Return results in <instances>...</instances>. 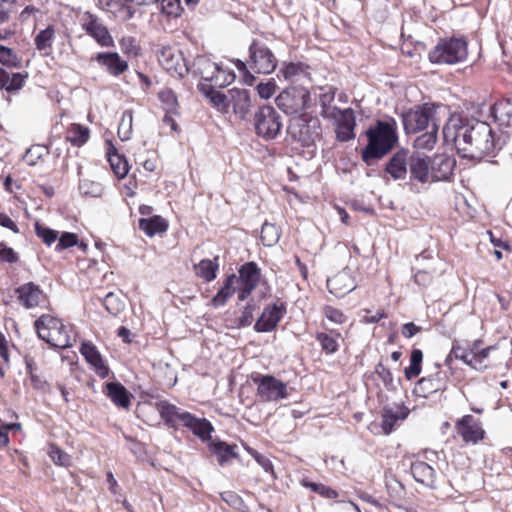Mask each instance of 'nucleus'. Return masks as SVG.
Here are the masks:
<instances>
[{
    "instance_id": "1",
    "label": "nucleus",
    "mask_w": 512,
    "mask_h": 512,
    "mask_svg": "<svg viewBox=\"0 0 512 512\" xmlns=\"http://www.w3.org/2000/svg\"><path fill=\"white\" fill-rule=\"evenodd\" d=\"M445 143L454 144L457 152L464 158L481 159L491 154L500 146V139H495L490 125L479 120L464 121L453 115L443 127Z\"/></svg>"
},
{
    "instance_id": "45",
    "label": "nucleus",
    "mask_w": 512,
    "mask_h": 512,
    "mask_svg": "<svg viewBox=\"0 0 512 512\" xmlns=\"http://www.w3.org/2000/svg\"><path fill=\"white\" fill-rule=\"evenodd\" d=\"M132 121L133 116L131 111H124L122 113L121 121L118 127V136L122 141H127L132 135Z\"/></svg>"
},
{
    "instance_id": "33",
    "label": "nucleus",
    "mask_w": 512,
    "mask_h": 512,
    "mask_svg": "<svg viewBox=\"0 0 512 512\" xmlns=\"http://www.w3.org/2000/svg\"><path fill=\"white\" fill-rule=\"evenodd\" d=\"M409 411L404 408H398L396 410L393 409H384L382 413V430L383 433L388 435L390 434L396 422L398 420H404L408 416Z\"/></svg>"
},
{
    "instance_id": "21",
    "label": "nucleus",
    "mask_w": 512,
    "mask_h": 512,
    "mask_svg": "<svg viewBox=\"0 0 512 512\" xmlns=\"http://www.w3.org/2000/svg\"><path fill=\"white\" fill-rule=\"evenodd\" d=\"M339 118L336 123V136L339 141L345 142L355 137L354 128L356 125L355 116L352 109H337Z\"/></svg>"
},
{
    "instance_id": "7",
    "label": "nucleus",
    "mask_w": 512,
    "mask_h": 512,
    "mask_svg": "<svg viewBox=\"0 0 512 512\" xmlns=\"http://www.w3.org/2000/svg\"><path fill=\"white\" fill-rule=\"evenodd\" d=\"M282 126V117L272 106L263 105L254 114L255 131L265 140L275 139Z\"/></svg>"
},
{
    "instance_id": "31",
    "label": "nucleus",
    "mask_w": 512,
    "mask_h": 512,
    "mask_svg": "<svg viewBox=\"0 0 512 512\" xmlns=\"http://www.w3.org/2000/svg\"><path fill=\"white\" fill-rule=\"evenodd\" d=\"M218 269V257H215L213 260L203 259L193 267L195 275L205 282L213 281L217 276Z\"/></svg>"
},
{
    "instance_id": "47",
    "label": "nucleus",
    "mask_w": 512,
    "mask_h": 512,
    "mask_svg": "<svg viewBox=\"0 0 512 512\" xmlns=\"http://www.w3.org/2000/svg\"><path fill=\"white\" fill-rule=\"evenodd\" d=\"M108 160L117 177L123 178L127 175L129 170L128 163L122 156H120L118 153L109 152Z\"/></svg>"
},
{
    "instance_id": "11",
    "label": "nucleus",
    "mask_w": 512,
    "mask_h": 512,
    "mask_svg": "<svg viewBox=\"0 0 512 512\" xmlns=\"http://www.w3.org/2000/svg\"><path fill=\"white\" fill-rule=\"evenodd\" d=\"M158 61L162 67L174 76L184 77L189 68L182 53L170 46H161L157 50Z\"/></svg>"
},
{
    "instance_id": "28",
    "label": "nucleus",
    "mask_w": 512,
    "mask_h": 512,
    "mask_svg": "<svg viewBox=\"0 0 512 512\" xmlns=\"http://www.w3.org/2000/svg\"><path fill=\"white\" fill-rule=\"evenodd\" d=\"M411 473L417 482L429 488L435 487L436 473L427 463L422 461L412 463Z\"/></svg>"
},
{
    "instance_id": "24",
    "label": "nucleus",
    "mask_w": 512,
    "mask_h": 512,
    "mask_svg": "<svg viewBox=\"0 0 512 512\" xmlns=\"http://www.w3.org/2000/svg\"><path fill=\"white\" fill-rule=\"evenodd\" d=\"M446 389V375L442 372H437L434 375L421 378L416 386V390L423 396L435 393L437 391Z\"/></svg>"
},
{
    "instance_id": "29",
    "label": "nucleus",
    "mask_w": 512,
    "mask_h": 512,
    "mask_svg": "<svg viewBox=\"0 0 512 512\" xmlns=\"http://www.w3.org/2000/svg\"><path fill=\"white\" fill-rule=\"evenodd\" d=\"M491 114L500 127H512V98L495 103Z\"/></svg>"
},
{
    "instance_id": "18",
    "label": "nucleus",
    "mask_w": 512,
    "mask_h": 512,
    "mask_svg": "<svg viewBox=\"0 0 512 512\" xmlns=\"http://www.w3.org/2000/svg\"><path fill=\"white\" fill-rule=\"evenodd\" d=\"M84 30L92 36L101 46L113 45V39L107 28L91 13H85L82 24Z\"/></svg>"
},
{
    "instance_id": "53",
    "label": "nucleus",
    "mask_w": 512,
    "mask_h": 512,
    "mask_svg": "<svg viewBox=\"0 0 512 512\" xmlns=\"http://www.w3.org/2000/svg\"><path fill=\"white\" fill-rule=\"evenodd\" d=\"M119 46L126 55L137 56L139 54V45L132 36L122 37L119 41Z\"/></svg>"
},
{
    "instance_id": "51",
    "label": "nucleus",
    "mask_w": 512,
    "mask_h": 512,
    "mask_svg": "<svg viewBox=\"0 0 512 512\" xmlns=\"http://www.w3.org/2000/svg\"><path fill=\"white\" fill-rule=\"evenodd\" d=\"M316 339L319 341L322 350L327 354H333L338 350V342L335 337L326 333H318Z\"/></svg>"
},
{
    "instance_id": "61",
    "label": "nucleus",
    "mask_w": 512,
    "mask_h": 512,
    "mask_svg": "<svg viewBox=\"0 0 512 512\" xmlns=\"http://www.w3.org/2000/svg\"><path fill=\"white\" fill-rule=\"evenodd\" d=\"M253 310L254 308L251 305L248 304L247 306H245L241 316L239 317L240 327H246L251 324L253 319Z\"/></svg>"
},
{
    "instance_id": "12",
    "label": "nucleus",
    "mask_w": 512,
    "mask_h": 512,
    "mask_svg": "<svg viewBox=\"0 0 512 512\" xmlns=\"http://www.w3.org/2000/svg\"><path fill=\"white\" fill-rule=\"evenodd\" d=\"M260 269L254 262H248L241 266L237 277L238 299L244 301L257 287L260 281Z\"/></svg>"
},
{
    "instance_id": "39",
    "label": "nucleus",
    "mask_w": 512,
    "mask_h": 512,
    "mask_svg": "<svg viewBox=\"0 0 512 512\" xmlns=\"http://www.w3.org/2000/svg\"><path fill=\"white\" fill-rule=\"evenodd\" d=\"M158 98L161 102L162 108L166 113H178V99L175 92L171 88H163L158 93Z\"/></svg>"
},
{
    "instance_id": "15",
    "label": "nucleus",
    "mask_w": 512,
    "mask_h": 512,
    "mask_svg": "<svg viewBox=\"0 0 512 512\" xmlns=\"http://www.w3.org/2000/svg\"><path fill=\"white\" fill-rule=\"evenodd\" d=\"M410 178L421 183L431 181V159L416 151L408 159Z\"/></svg>"
},
{
    "instance_id": "8",
    "label": "nucleus",
    "mask_w": 512,
    "mask_h": 512,
    "mask_svg": "<svg viewBox=\"0 0 512 512\" xmlns=\"http://www.w3.org/2000/svg\"><path fill=\"white\" fill-rule=\"evenodd\" d=\"M310 102V92L302 86H293L283 90L276 98L279 109L289 115L304 112Z\"/></svg>"
},
{
    "instance_id": "62",
    "label": "nucleus",
    "mask_w": 512,
    "mask_h": 512,
    "mask_svg": "<svg viewBox=\"0 0 512 512\" xmlns=\"http://www.w3.org/2000/svg\"><path fill=\"white\" fill-rule=\"evenodd\" d=\"M465 364L478 371H483L487 368V365L477 355H470Z\"/></svg>"
},
{
    "instance_id": "40",
    "label": "nucleus",
    "mask_w": 512,
    "mask_h": 512,
    "mask_svg": "<svg viewBox=\"0 0 512 512\" xmlns=\"http://www.w3.org/2000/svg\"><path fill=\"white\" fill-rule=\"evenodd\" d=\"M235 448V446L228 445L225 442H217L213 444L212 450L217 455L219 464L224 465L230 459L238 457Z\"/></svg>"
},
{
    "instance_id": "56",
    "label": "nucleus",
    "mask_w": 512,
    "mask_h": 512,
    "mask_svg": "<svg viewBox=\"0 0 512 512\" xmlns=\"http://www.w3.org/2000/svg\"><path fill=\"white\" fill-rule=\"evenodd\" d=\"M256 89L262 99H269L276 91V84L274 81L261 82L257 85Z\"/></svg>"
},
{
    "instance_id": "36",
    "label": "nucleus",
    "mask_w": 512,
    "mask_h": 512,
    "mask_svg": "<svg viewBox=\"0 0 512 512\" xmlns=\"http://www.w3.org/2000/svg\"><path fill=\"white\" fill-rule=\"evenodd\" d=\"M27 74L13 73L10 75L4 69L0 68V87L8 92L19 90L23 84Z\"/></svg>"
},
{
    "instance_id": "63",
    "label": "nucleus",
    "mask_w": 512,
    "mask_h": 512,
    "mask_svg": "<svg viewBox=\"0 0 512 512\" xmlns=\"http://www.w3.org/2000/svg\"><path fill=\"white\" fill-rule=\"evenodd\" d=\"M12 8V2L9 0H1L0 1V23L5 22Z\"/></svg>"
},
{
    "instance_id": "35",
    "label": "nucleus",
    "mask_w": 512,
    "mask_h": 512,
    "mask_svg": "<svg viewBox=\"0 0 512 512\" xmlns=\"http://www.w3.org/2000/svg\"><path fill=\"white\" fill-rule=\"evenodd\" d=\"M139 228L149 237L156 234L164 233L167 228V222L160 216H153L151 218H142L139 220Z\"/></svg>"
},
{
    "instance_id": "58",
    "label": "nucleus",
    "mask_w": 512,
    "mask_h": 512,
    "mask_svg": "<svg viewBox=\"0 0 512 512\" xmlns=\"http://www.w3.org/2000/svg\"><path fill=\"white\" fill-rule=\"evenodd\" d=\"M325 316L331 321L336 324H342L346 320V316L343 314L342 311L339 309H336L332 306H327L324 309Z\"/></svg>"
},
{
    "instance_id": "37",
    "label": "nucleus",
    "mask_w": 512,
    "mask_h": 512,
    "mask_svg": "<svg viewBox=\"0 0 512 512\" xmlns=\"http://www.w3.org/2000/svg\"><path fill=\"white\" fill-rule=\"evenodd\" d=\"M439 129V124H433V128L429 129L427 132L419 135L414 140V148L416 150H431L435 146L437 142V133Z\"/></svg>"
},
{
    "instance_id": "41",
    "label": "nucleus",
    "mask_w": 512,
    "mask_h": 512,
    "mask_svg": "<svg viewBox=\"0 0 512 512\" xmlns=\"http://www.w3.org/2000/svg\"><path fill=\"white\" fill-rule=\"evenodd\" d=\"M260 239L267 247L275 245L280 239L278 228L274 224L265 222L262 225Z\"/></svg>"
},
{
    "instance_id": "14",
    "label": "nucleus",
    "mask_w": 512,
    "mask_h": 512,
    "mask_svg": "<svg viewBox=\"0 0 512 512\" xmlns=\"http://www.w3.org/2000/svg\"><path fill=\"white\" fill-rule=\"evenodd\" d=\"M457 433L466 443H477L484 438L485 431L480 422L471 415H464L455 425Z\"/></svg>"
},
{
    "instance_id": "46",
    "label": "nucleus",
    "mask_w": 512,
    "mask_h": 512,
    "mask_svg": "<svg viewBox=\"0 0 512 512\" xmlns=\"http://www.w3.org/2000/svg\"><path fill=\"white\" fill-rule=\"evenodd\" d=\"M48 149L42 145H33L27 149L23 156V160L29 165L34 166L40 159L48 155Z\"/></svg>"
},
{
    "instance_id": "5",
    "label": "nucleus",
    "mask_w": 512,
    "mask_h": 512,
    "mask_svg": "<svg viewBox=\"0 0 512 512\" xmlns=\"http://www.w3.org/2000/svg\"><path fill=\"white\" fill-rule=\"evenodd\" d=\"M402 122L406 133H417L424 129H432L433 124H439L437 108L434 104L426 103L416 106L402 114Z\"/></svg>"
},
{
    "instance_id": "3",
    "label": "nucleus",
    "mask_w": 512,
    "mask_h": 512,
    "mask_svg": "<svg viewBox=\"0 0 512 512\" xmlns=\"http://www.w3.org/2000/svg\"><path fill=\"white\" fill-rule=\"evenodd\" d=\"M34 327L38 336L52 347L65 349L75 342L72 327L50 314L40 316Z\"/></svg>"
},
{
    "instance_id": "55",
    "label": "nucleus",
    "mask_w": 512,
    "mask_h": 512,
    "mask_svg": "<svg viewBox=\"0 0 512 512\" xmlns=\"http://www.w3.org/2000/svg\"><path fill=\"white\" fill-rule=\"evenodd\" d=\"M77 242H78V237L76 234L70 233V232H64L59 237V241L57 243L56 250L60 251L63 249L70 248V247L76 245Z\"/></svg>"
},
{
    "instance_id": "22",
    "label": "nucleus",
    "mask_w": 512,
    "mask_h": 512,
    "mask_svg": "<svg viewBox=\"0 0 512 512\" xmlns=\"http://www.w3.org/2000/svg\"><path fill=\"white\" fill-rule=\"evenodd\" d=\"M454 158L445 154L435 155L431 159V181L447 180L455 167Z\"/></svg>"
},
{
    "instance_id": "34",
    "label": "nucleus",
    "mask_w": 512,
    "mask_h": 512,
    "mask_svg": "<svg viewBox=\"0 0 512 512\" xmlns=\"http://www.w3.org/2000/svg\"><path fill=\"white\" fill-rule=\"evenodd\" d=\"M236 282L237 276L235 274H231L226 278L222 288L212 299V303L215 307L223 306L227 300L235 293L236 289H238Z\"/></svg>"
},
{
    "instance_id": "52",
    "label": "nucleus",
    "mask_w": 512,
    "mask_h": 512,
    "mask_svg": "<svg viewBox=\"0 0 512 512\" xmlns=\"http://www.w3.org/2000/svg\"><path fill=\"white\" fill-rule=\"evenodd\" d=\"M210 101L217 108L218 111L222 113H227L229 110V102L227 100L226 95L219 91L211 90L207 93Z\"/></svg>"
},
{
    "instance_id": "59",
    "label": "nucleus",
    "mask_w": 512,
    "mask_h": 512,
    "mask_svg": "<svg viewBox=\"0 0 512 512\" xmlns=\"http://www.w3.org/2000/svg\"><path fill=\"white\" fill-rule=\"evenodd\" d=\"M0 260L15 263L18 261V255L12 248L7 247L4 243H0Z\"/></svg>"
},
{
    "instance_id": "27",
    "label": "nucleus",
    "mask_w": 512,
    "mask_h": 512,
    "mask_svg": "<svg viewBox=\"0 0 512 512\" xmlns=\"http://www.w3.org/2000/svg\"><path fill=\"white\" fill-rule=\"evenodd\" d=\"M158 413L165 423L172 428H175L178 422H182V415L186 414V411H182L180 408L169 403L168 401H158L155 404Z\"/></svg>"
},
{
    "instance_id": "23",
    "label": "nucleus",
    "mask_w": 512,
    "mask_h": 512,
    "mask_svg": "<svg viewBox=\"0 0 512 512\" xmlns=\"http://www.w3.org/2000/svg\"><path fill=\"white\" fill-rule=\"evenodd\" d=\"M181 423L203 441L209 439L213 431V427L208 420L197 418L189 412L182 415Z\"/></svg>"
},
{
    "instance_id": "64",
    "label": "nucleus",
    "mask_w": 512,
    "mask_h": 512,
    "mask_svg": "<svg viewBox=\"0 0 512 512\" xmlns=\"http://www.w3.org/2000/svg\"><path fill=\"white\" fill-rule=\"evenodd\" d=\"M421 328L416 326L414 323L409 322L403 325L402 335L406 338H411L418 332H420Z\"/></svg>"
},
{
    "instance_id": "38",
    "label": "nucleus",
    "mask_w": 512,
    "mask_h": 512,
    "mask_svg": "<svg viewBox=\"0 0 512 512\" xmlns=\"http://www.w3.org/2000/svg\"><path fill=\"white\" fill-rule=\"evenodd\" d=\"M90 131L87 127L82 126L80 124H72L67 132L66 139L73 146H82L89 139Z\"/></svg>"
},
{
    "instance_id": "25",
    "label": "nucleus",
    "mask_w": 512,
    "mask_h": 512,
    "mask_svg": "<svg viewBox=\"0 0 512 512\" xmlns=\"http://www.w3.org/2000/svg\"><path fill=\"white\" fill-rule=\"evenodd\" d=\"M80 352L101 378L108 376L109 368L105 365L100 353L95 346L84 342L81 345Z\"/></svg>"
},
{
    "instance_id": "42",
    "label": "nucleus",
    "mask_w": 512,
    "mask_h": 512,
    "mask_svg": "<svg viewBox=\"0 0 512 512\" xmlns=\"http://www.w3.org/2000/svg\"><path fill=\"white\" fill-rule=\"evenodd\" d=\"M55 30L53 26H48L41 30L35 37V46L39 51H45L51 48L54 39Z\"/></svg>"
},
{
    "instance_id": "10",
    "label": "nucleus",
    "mask_w": 512,
    "mask_h": 512,
    "mask_svg": "<svg viewBox=\"0 0 512 512\" xmlns=\"http://www.w3.org/2000/svg\"><path fill=\"white\" fill-rule=\"evenodd\" d=\"M250 67L257 73L269 74L277 66V60L272 51L257 41H253L249 47Z\"/></svg>"
},
{
    "instance_id": "9",
    "label": "nucleus",
    "mask_w": 512,
    "mask_h": 512,
    "mask_svg": "<svg viewBox=\"0 0 512 512\" xmlns=\"http://www.w3.org/2000/svg\"><path fill=\"white\" fill-rule=\"evenodd\" d=\"M193 66L195 74H198L204 81H208L216 87L227 86L234 79V75L222 70L218 64L212 62L206 56H198Z\"/></svg>"
},
{
    "instance_id": "43",
    "label": "nucleus",
    "mask_w": 512,
    "mask_h": 512,
    "mask_svg": "<svg viewBox=\"0 0 512 512\" xmlns=\"http://www.w3.org/2000/svg\"><path fill=\"white\" fill-rule=\"evenodd\" d=\"M423 353L420 349L411 352L410 365L405 368V376L408 380L417 377L421 373Z\"/></svg>"
},
{
    "instance_id": "2",
    "label": "nucleus",
    "mask_w": 512,
    "mask_h": 512,
    "mask_svg": "<svg viewBox=\"0 0 512 512\" xmlns=\"http://www.w3.org/2000/svg\"><path fill=\"white\" fill-rule=\"evenodd\" d=\"M368 145L362 151L364 161L379 159L386 155L397 142L395 121H377L373 128L367 130Z\"/></svg>"
},
{
    "instance_id": "32",
    "label": "nucleus",
    "mask_w": 512,
    "mask_h": 512,
    "mask_svg": "<svg viewBox=\"0 0 512 512\" xmlns=\"http://www.w3.org/2000/svg\"><path fill=\"white\" fill-rule=\"evenodd\" d=\"M233 111L239 118L244 119L251 107L250 95L246 90L231 91Z\"/></svg>"
},
{
    "instance_id": "13",
    "label": "nucleus",
    "mask_w": 512,
    "mask_h": 512,
    "mask_svg": "<svg viewBox=\"0 0 512 512\" xmlns=\"http://www.w3.org/2000/svg\"><path fill=\"white\" fill-rule=\"evenodd\" d=\"M257 393L264 401H278L288 396L286 384L269 375L260 379Z\"/></svg>"
},
{
    "instance_id": "19",
    "label": "nucleus",
    "mask_w": 512,
    "mask_h": 512,
    "mask_svg": "<svg viewBox=\"0 0 512 512\" xmlns=\"http://www.w3.org/2000/svg\"><path fill=\"white\" fill-rule=\"evenodd\" d=\"M283 305L272 304L264 308L261 316L256 321L254 329L257 332H271L275 329L283 316Z\"/></svg>"
},
{
    "instance_id": "50",
    "label": "nucleus",
    "mask_w": 512,
    "mask_h": 512,
    "mask_svg": "<svg viewBox=\"0 0 512 512\" xmlns=\"http://www.w3.org/2000/svg\"><path fill=\"white\" fill-rule=\"evenodd\" d=\"M48 455L56 465L69 466L71 464L70 455L54 444L49 446Z\"/></svg>"
},
{
    "instance_id": "30",
    "label": "nucleus",
    "mask_w": 512,
    "mask_h": 512,
    "mask_svg": "<svg viewBox=\"0 0 512 512\" xmlns=\"http://www.w3.org/2000/svg\"><path fill=\"white\" fill-rule=\"evenodd\" d=\"M104 393L118 407L127 409L130 406V396L126 388L118 382H110L105 385Z\"/></svg>"
},
{
    "instance_id": "44",
    "label": "nucleus",
    "mask_w": 512,
    "mask_h": 512,
    "mask_svg": "<svg viewBox=\"0 0 512 512\" xmlns=\"http://www.w3.org/2000/svg\"><path fill=\"white\" fill-rule=\"evenodd\" d=\"M103 304H104L106 310L111 315H114V316L121 313L125 307L124 301L118 295L114 294L113 292H109L105 296V298L103 300Z\"/></svg>"
},
{
    "instance_id": "6",
    "label": "nucleus",
    "mask_w": 512,
    "mask_h": 512,
    "mask_svg": "<svg viewBox=\"0 0 512 512\" xmlns=\"http://www.w3.org/2000/svg\"><path fill=\"white\" fill-rule=\"evenodd\" d=\"M287 133L293 141L309 147L319 139L321 124L318 118L294 117L289 122Z\"/></svg>"
},
{
    "instance_id": "4",
    "label": "nucleus",
    "mask_w": 512,
    "mask_h": 512,
    "mask_svg": "<svg viewBox=\"0 0 512 512\" xmlns=\"http://www.w3.org/2000/svg\"><path fill=\"white\" fill-rule=\"evenodd\" d=\"M429 60L435 64L453 65L467 59L468 45L463 38L440 39L429 52Z\"/></svg>"
},
{
    "instance_id": "20",
    "label": "nucleus",
    "mask_w": 512,
    "mask_h": 512,
    "mask_svg": "<svg viewBox=\"0 0 512 512\" xmlns=\"http://www.w3.org/2000/svg\"><path fill=\"white\" fill-rule=\"evenodd\" d=\"M18 300L27 309L34 308L45 300V295L40 287L33 282H28L16 289Z\"/></svg>"
},
{
    "instance_id": "17",
    "label": "nucleus",
    "mask_w": 512,
    "mask_h": 512,
    "mask_svg": "<svg viewBox=\"0 0 512 512\" xmlns=\"http://www.w3.org/2000/svg\"><path fill=\"white\" fill-rule=\"evenodd\" d=\"M107 73L118 77L128 70V62L116 52H99L93 58Z\"/></svg>"
},
{
    "instance_id": "54",
    "label": "nucleus",
    "mask_w": 512,
    "mask_h": 512,
    "mask_svg": "<svg viewBox=\"0 0 512 512\" xmlns=\"http://www.w3.org/2000/svg\"><path fill=\"white\" fill-rule=\"evenodd\" d=\"M35 232L39 238L42 239V241L50 246L52 243H54L57 238L58 234L55 230H52L50 228L44 227L40 225L39 223L35 224Z\"/></svg>"
},
{
    "instance_id": "16",
    "label": "nucleus",
    "mask_w": 512,
    "mask_h": 512,
    "mask_svg": "<svg viewBox=\"0 0 512 512\" xmlns=\"http://www.w3.org/2000/svg\"><path fill=\"white\" fill-rule=\"evenodd\" d=\"M329 292L336 297H343L353 291L356 287V281L349 269H343L327 280Z\"/></svg>"
},
{
    "instance_id": "26",
    "label": "nucleus",
    "mask_w": 512,
    "mask_h": 512,
    "mask_svg": "<svg viewBox=\"0 0 512 512\" xmlns=\"http://www.w3.org/2000/svg\"><path fill=\"white\" fill-rule=\"evenodd\" d=\"M408 152L406 150H400L396 152L386 165V172L395 179H404L407 174L408 164Z\"/></svg>"
},
{
    "instance_id": "48",
    "label": "nucleus",
    "mask_w": 512,
    "mask_h": 512,
    "mask_svg": "<svg viewBox=\"0 0 512 512\" xmlns=\"http://www.w3.org/2000/svg\"><path fill=\"white\" fill-rule=\"evenodd\" d=\"M0 64L8 68H17L21 65V60L12 49L0 45Z\"/></svg>"
},
{
    "instance_id": "49",
    "label": "nucleus",
    "mask_w": 512,
    "mask_h": 512,
    "mask_svg": "<svg viewBox=\"0 0 512 512\" xmlns=\"http://www.w3.org/2000/svg\"><path fill=\"white\" fill-rule=\"evenodd\" d=\"M221 499L227 503L230 507L242 511L247 512L248 507L243 501V499L233 491H225L220 494Z\"/></svg>"
},
{
    "instance_id": "57",
    "label": "nucleus",
    "mask_w": 512,
    "mask_h": 512,
    "mask_svg": "<svg viewBox=\"0 0 512 512\" xmlns=\"http://www.w3.org/2000/svg\"><path fill=\"white\" fill-rule=\"evenodd\" d=\"M280 72L286 80H292L302 73V68L299 64L287 63L281 68Z\"/></svg>"
},
{
    "instance_id": "60",
    "label": "nucleus",
    "mask_w": 512,
    "mask_h": 512,
    "mask_svg": "<svg viewBox=\"0 0 512 512\" xmlns=\"http://www.w3.org/2000/svg\"><path fill=\"white\" fill-rule=\"evenodd\" d=\"M452 355H454L456 360H461L464 363H466L467 359L470 357L468 348L463 347L458 341H455L452 344Z\"/></svg>"
}]
</instances>
